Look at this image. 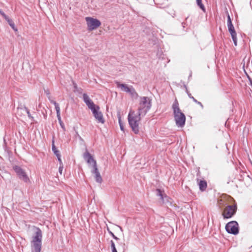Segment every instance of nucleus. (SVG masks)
<instances>
[{
    "mask_svg": "<svg viewBox=\"0 0 252 252\" xmlns=\"http://www.w3.org/2000/svg\"><path fill=\"white\" fill-rule=\"evenodd\" d=\"M187 94L189 97L193 101L194 99H196L193 96H192L191 94L189 92L188 89H187Z\"/></svg>",
    "mask_w": 252,
    "mask_h": 252,
    "instance_id": "obj_30",
    "label": "nucleus"
},
{
    "mask_svg": "<svg viewBox=\"0 0 252 252\" xmlns=\"http://www.w3.org/2000/svg\"><path fill=\"white\" fill-rule=\"evenodd\" d=\"M119 227L120 228V229H121V230H122V227H120V226Z\"/></svg>",
    "mask_w": 252,
    "mask_h": 252,
    "instance_id": "obj_42",
    "label": "nucleus"
},
{
    "mask_svg": "<svg viewBox=\"0 0 252 252\" xmlns=\"http://www.w3.org/2000/svg\"><path fill=\"white\" fill-rule=\"evenodd\" d=\"M118 118H119V123L120 129L122 131H124V126L123 123L122 122L121 117L119 116Z\"/></svg>",
    "mask_w": 252,
    "mask_h": 252,
    "instance_id": "obj_24",
    "label": "nucleus"
},
{
    "mask_svg": "<svg viewBox=\"0 0 252 252\" xmlns=\"http://www.w3.org/2000/svg\"><path fill=\"white\" fill-rule=\"evenodd\" d=\"M184 88H186V92H187V89H188L186 85H184Z\"/></svg>",
    "mask_w": 252,
    "mask_h": 252,
    "instance_id": "obj_39",
    "label": "nucleus"
},
{
    "mask_svg": "<svg viewBox=\"0 0 252 252\" xmlns=\"http://www.w3.org/2000/svg\"><path fill=\"white\" fill-rule=\"evenodd\" d=\"M73 85L74 88V92H78L79 94H81L82 93V89L80 88H78L77 85L76 83L74 82H73Z\"/></svg>",
    "mask_w": 252,
    "mask_h": 252,
    "instance_id": "obj_23",
    "label": "nucleus"
},
{
    "mask_svg": "<svg viewBox=\"0 0 252 252\" xmlns=\"http://www.w3.org/2000/svg\"><path fill=\"white\" fill-rule=\"evenodd\" d=\"M88 108L91 109L93 114H94L98 110H99V107L98 105H96L94 103H92L91 104L88 106Z\"/></svg>",
    "mask_w": 252,
    "mask_h": 252,
    "instance_id": "obj_16",
    "label": "nucleus"
},
{
    "mask_svg": "<svg viewBox=\"0 0 252 252\" xmlns=\"http://www.w3.org/2000/svg\"><path fill=\"white\" fill-rule=\"evenodd\" d=\"M6 20H8L9 17L2 11V13L0 14Z\"/></svg>",
    "mask_w": 252,
    "mask_h": 252,
    "instance_id": "obj_32",
    "label": "nucleus"
},
{
    "mask_svg": "<svg viewBox=\"0 0 252 252\" xmlns=\"http://www.w3.org/2000/svg\"><path fill=\"white\" fill-rule=\"evenodd\" d=\"M107 230H108V233L110 234V235L111 236H112V237L114 239H115L116 240H119V238H118L117 236H116L114 234L111 232L108 228L107 229Z\"/></svg>",
    "mask_w": 252,
    "mask_h": 252,
    "instance_id": "obj_27",
    "label": "nucleus"
},
{
    "mask_svg": "<svg viewBox=\"0 0 252 252\" xmlns=\"http://www.w3.org/2000/svg\"><path fill=\"white\" fill-rule=\"evenodd\" d=\"M35 235L32 237V243L34 248V252H40L42 246V234L41 229L35 227Z\"/></svg>",
    "mask_w": 252,
    "mask_h": 252,
    "instance_id": "obj_4",
    "label": "nucleus"
},
{
    "mask_svg": "<svg viewBox=\"0 0 252 252\" xmlns=\"http://www.w3.org/2000/svg\"><path fill=\"white\" fill-rule=\"evenodd\" d=\"M83 157L86 161L90 165L92 164V167H94V165H97L96 160L93 158L91 154L86 150V151L84 153Z\"/></svg>",
    "mask_w": 252,
    "mask_h": 252,
    "instance_id": "obj_9",
    "label": "nucleus"
},
{
    "mask_svg": "<svg viewBox=\"0 0 252 252\" xmlns=\"http://www.w3.org/2000/svg\"><path fill=\"white\" fill-rule=\"evenodd\" d=\"M45 92L47 95H49L50 94V93L48 91H45Z\"/></svg>",
    "mask_w": 252,
    "mask_h": 252,
    "instance_id": "obj_37",
    "label": "nucleus"
},
{
    "mask_svg": "<svg viewBox=\"0 0 252 252\" xmlns=\"http://www.w3.org/2000/svg\"><path fill=\"white\" fill-rule=\"evenodd\" d=\"M226 231L230 234L236 235L239 233V225L236 221H231L225 225Z\"/></svg>",
    "mask_w": 252,
    "mask_h": 252,
    "instance_id": "obj_7",
    "label": "nucleus"
},
{
    "mask_svg": "<svg viewBox=\"0 0 252 252\" xmlns=\"http://www.w3.org/2000/svg\"><path fill=\"white\" fill-rule=\"evenodd\" d=\"M24 109L25 110L27 114H28V117L29 118L31 119L32 120H33V117L31 116L30 112V110L28 109V108L26 107H24Z\"/></svg>",
    "mask_w": 252,
    "mask_h": 252,
    "instance_id": "obj_25",
    "label": "nucleus"
},
{
    "mask_svg": "<svg viewBox=\"0 0 252 252\" xmlns=\"http://www.w3.org/2000/svg\"><path fill=\"white\" fill-rule=\"evenodd\" d=\"M248 78L250 81V84L252 87V79L249 76H248Z\"/></svg>",
    "mask_w": 252,
    "mask_h": 252,
    "instance_id": "obj_36",
    "label": "nucleus"
},
{
    "mask_svg": "<svg viewBox=\"0 0 252 252\" xmlns=\"http://www.w3.org/2000/svg\"><path fill=\"white\" fill-rule=\"evenodd\" d=\"M199 189L203 191L206 190L207 186V182L205 180H200L198 183Z\"/></svg>",
    "mask_w": 252,
    "mask_h": 252,
    "instance_id": "obj_14",
    "label": "nucleus"
},
{
    "mask_svg": "<svg viewBox=\"0 0 252 252\" xmlns=\"http://www.w3.org/2000/svg\"><path fill=\"white\" fill-rule=\"evenodd\" d=\"M112 252H117V250H113V251H112Z\"/></svg>",
    "mask_w": 252,
    "mask_h": 252,
    "instance_id": "obj_40",
    "label": "nucleus"
},
{
    "mask_svg": "<svg viewBox=\"0 0 252 252\" xmlns=\"http://www.w3.org/2000/svg\"><path fill=\"white\" fill-rule=\"evenodd\" d=\"M227 25H229V24H232V21H231V20L230 18V16L229 14H227Z\"/></svg>",
    "mask_w": 252,
    "mask_h": 252,
    "instance_id": "obj_31",
    "label": "nucleus"
},
{
    "mask_svg": "<svg viewBox=\"0 0 252 252\" xmlns=\"http://www.w3.org/2000/svg\"><path fill=\"white\" fill-rule=\"evenodd\" d=\"M110 244L112 251L116 250L117 249L116 248L115 243L112 240L110 241Z\"/></svg>",
    "mask_w": 252,
    "mask_h": 252,
    "instance_id": "obj_29",
    "label": "nucleus"
},
{
    "mask_svg": "<svg viewBox=\"0 0 252 252\" xmlns=\"http://www.w3.org/2000/svg\"><path fill=\"white\" fill-rule=\"evenodd\" d=\"M157 195L160 196V199L162 200L163 199V197L162 191L160 189H157Z\"/></svg>",
    "mask_w": 252,
    "mask_h": 252,
    "instance_id": "obj_26",
    "label": "nucleus"
},
{
    "mask_svg": "<svg viewBox=\"0 0 252 252\" xmlns=\"http://www.w3.org/2000/svg\"><path fill=\"white\" fill-rule=\"evenodd\" d=\"M63 170V163H62V164H60V166L59 168V172L61 174H62Z\"/></svg>",
    "mask_w": 252,
    "mask_h": 252,
    "instance_id": "obj_33",
    "label": "nucleus"
},
{
    "mask_svg": "<svg viewBox=\"0 0 252 252\" xmlns=\"http://www.w3.org/2000/svg\"><path fill=\"white\" fill-rule=\"evenodd\" d=\"M85 20L87 23L88 30L90 31L96 29L101 25L100 21L97 19L91 17H86Z\"/></svg>",
    "mask_w": 252,
    "mask_h": 252,
    "instance_id": "obj_6",
    "label": "nucleus"
},
{
    "mask_svg": "<svg viewBox=\"0 0 252 252\" xmlns=\"http://www.w3.org/2000/svg\"><path fill=\"white\" fill-rule=\"evenodd\" d=\"M8 23V24L9 25V26L12 28V29L14 30L15 31H17V29L15 27V24L14 23V22H13V21L8 18V20H6Z\"/></svg>",
    "mask_w": 252,
    "mask_h": 252,
    "instance_id": "obj_22",
    "label": "nucleus"
},
{
    "mask_svg": "<svg viewBox=\"0 0 252 252\" xmlns=\"http://www.w3.org/2000/svg\"><path fill=\"white\" fill-rule=\"evenodd\" d=\"M2 12V11L0 9V14Z\"/></svg>",
    "mask_w": 252,
    "mask_h": 252,
    "instance_id": "obj_41",
    "label": "nucleus"
},
{
    "mask_svg": "<svg viewBox=\"0 0 252 252\" xmlns=\"http://www.w3.org/2000/svg\"><path fill=\"white\" fill-rule=\"evenodd\" d=\"M196 3L204 12H206V9L204 5L202 3V0H196Z\"/></svg>",
    "mask_w": 252,
    "mask_h": 252,
    "instance_id": "obj_20",
    "label": "nucleus"
},
{
    "mask_svg": "<svg viewBox=\"0 0 252 252\" xmlns=\"http://www.w3.org/2000/svg\"><path fill=\"white\" fill-rule=\"evenodd\" d=\"M83 99L84 102L86 103L87 106L91 104L92 103H94L93 101L90 99L89 96L88 95V94H83Z\"/></svg>",
    "mask_w": 252,
    "mask_h": 252,
    "instance_id": "obj_15",
    "label": "nucleus"
},
{
    "mask_svg": "<svg viewBox=\"0 0 252 252\" xmlns=\"http://www.w3.org/2000/svg\"><path fill=\"white\" fill-rule=\"evenodd\" d=\"M94 117L96 119V120L98 122L101 124H103L105 122L104 119L103 118L102 113L98 110L94 114H93Z\"/></svg>",
    "mask_w": 252,
    "mask_h": 252,
    "instance_id": "obj_12",
    "label": "nucleus"
},
{
    "mask_svg": "<svg viewBox=\"0 0 252 252\" xmlns=\"http://www.w3.org/2000/svg\"><path fill=\"white\" fill-rule=\"evenodd\" d=\"M172 108L173 110L174 117L176 125L178 127H183L185 125L186 116L181 112L177 99L173 102Z\"/></svg>",
    "mask_w": 252,
    "mask_h": 252,
    "instance_id": "obj_1",
    "label": "nucleus"
},
{
    "mask_svg": "<svg viewBox=\"0 0 252 252\" xmlns=\"http://www.w3.org/2000/svg\"><path fill=\"white\" fill-rule=\"evenodd\" d=\"M76 135L77 136V137H78V138L81 140H83L82 137L79 135V134L77 132H76Z\"/></svg>",
    "mask_w": 252,
    "mask_h": 252,
    "instance_id": "obj_35",
    "label": "nucleus"
},
{
    "mask_svg": "<svg viewBox=\"0 0 252 252\" xmlns=\"http://www.w3.org/2000/svg\"><path fill=\"white\" fill-rule=\"evenodd\" d=\"M233 41L234 42V44L235 46H237V35H234L231 36Z\"/></svg>",
    "mask_w": 252,
    "mask_h": 252,
    "instance_id": "obj_28",
    "label": "nucleus"
},
{
    "mask_svg": "<svg viewBox=\"0 0 252 252\" xmlns=\"http://www.w3.org/2000/svg\"><path fill=\"white\" fill-rule=\"evenodd\" d=\"M57 117L58 120L59 121V122L60 123V125L61 127L63 128V129L64 131H65V126H64V125L63 121H62L60 113L57 114Z\"/></svg>",
    "mask_w": 252,
    "mask_h": 252,
    "instance_id": "obj_19",
    "label": "nucleus"
},
{
    "mask_svg": "<svg viewBox=\"0 0 252 252\" xmlns=\"http://www.w3.org/2000/svg\"><path fill=\"white\" fill-rule=\"evenodd\" d=\"M226 204L225 203L224 205L225 208L223 210L222 215L224 219H230L236 213L237 209V204H235L232 205H226Z\"/></svg>",
    "mask_w": 252,
    "mask_h": 252,
    "instance_id": "obj_5",
    "label": "nucleus"
},
{
    "mask_svg": "<svg viewBox=\"0 0 252 252\" xmlns=\"http://www.w3.org/2000/svg\"><path fill=\"white\" fill-rule=\"evenodd\" d=\"M128 93L130 94L131 97L133 98H137L139 96L138 94L136 93L134 88L131 86V89L130 90V91L128 92Z\"/></svg>",
    "mask_w": 252,
    "mask_h": 252,
    "instance_id": "obj_17",
    "label": "nucleus"
},
{
    "mask_svg": "<svg viewBox=\"0 0 252 252\" xmlns=\"http://www.w3.org/2000/svg\"><path fill=\"white\" fill-rule=\"evenodd\" d=\"M116 84L118 88H121L122 91L128 93L131 89V86L128 87L126 84H121L120 82L118 81L116 82Z\"/></svg>",
    "mask_w": 252,
    "mask_h": 252,
    "instance_id": "obj_13",
    "label": "nucleus"
},
{
    "mask_svg": "<svg viewBox=\"0 0 252 252\" xmlns=\"http://www.w3.org/2000/svg\"><path fill=\"white\" fill-rule=\"evenodd\" d=\"M13 169L21 180H23L26 183L29 181V178L28 177L26 173L20 166L15 165L13 167Z\"/></svg>",
    "mask_w": 252,
    "mask_h": 252,
    "instance_id": "obj_8",
    "label": "nucleus"
},
{
    "mask_svg": "<svg viewBox=\"0 0 252 252\" xmlns=\"http://www.w3.org/2000/svg\"><path fill=\"white\" fill-rule=\"evenodd\" d=\"M91 173L94 175V178L95 181L99 184L102 182V178L97 167V165H94L91 170Z\"/></svg>",
    "mask_w": 252,
    "mask_h": 252,
    "instance_id": "obj_10",
    "label": "nucleus"
},
{
    "mask_svg": "<svg viewBox=\"0 0 252 252\" xmlns=\"http://www.w3.org/2000/svg\"><path fill=\"white\" fill-rule=\"evenodd\" d=\"M141 116L134 111H130L128 115L129 125L135 134H137L139 132V123L141 120Z\"/></svg>",
    "mask_w": 252,
    "mask_h": 252,
    "instance_id": "obj_2",
    "label": "nucleus"
},
{
    "mask_svg": "<svg viewBox=\"0 0 252 252\" xmlns=\"http://www.w3.org/2000/svg\"><path fill=\"white\" fill-rule=\"evenodd\" d=\"M52 150L54 154L56 156V157L58 158V160L60 162V164H62V161L61 159V155L60 154V151L57 150L56 147L55 146L54 144V141H52Z\"/></svg>",
    "mask_w": 252,
    "mask_h": 252,
    "instance_id": "obj_11",
    "label": "nucleus"
},
{
    "mask_svg": "<svg viewBox=\"0 0 252 252\" xmlns=\"http://www.w3.org/2000/svg\"><path fill=\"white\" fill-rule=\"evenodd\" d=\"M194 102L195 103H196V104L199 105L202 108H203V105L200 102L197 101L196 99H194Z\"/></svg>",
    "mask_w": 252,
    "mask_h": 252,
    "instance_id": "obj_34",
    "label": "nucleus"
},
{
    "mask_svg": "<svg viewBox=\"0 0 252 252\" xmlns=\"http://www.w3.org/2000/svg\"><path fill=\"white\" fill-rule=\"evenodd\" d=\"M50 102L54 105L57 114L60 113L59 104L54 100H50Z\"/></svg>",
    "mask_w": 252,
    "mask_h": 252,
    "instance_id": "obj_21",
    "label": "nucleus"
},
{
    "mask_svg": "<svg viewBox=\"0 0 252 252\" xmlns=\"http://www.w3.org/2000/svg\"><path fill=\"white\" fill-rule=\"evenodd\" d=\"M182 25L183 27L184 28L185 27L186 23H185V22H183V23H182Z\"/></svg>",
    "mask_w": 252,
    "mask_h": 252,
    "instance_id": "obj_38",
    "label": "nucleus"
},
{
    "mask_svg": "<svg viewBox=\"0 0 252 252\" xmlns=\"http://www.w3.org/2000/svg\"><path fill=\"white\" fill-rule=\"evenodd\" d=\"M228 31L230 32L231 36L237 35L236 32L235 30L233 24H229L227 25Z\"/></svg>",
    "mask_w": 252,
    "mask_h": 252,
    "instance_id": "obj_18",
    "label": "nucleus"
},
{
    "mask_svg": "<svg viewBox=\"0 0 252 252\" xmlns=\"http://www.w3.org/2000/svg\"><path fill=\"white\" fill-rule=\"evenodd\" d=\"M139 104V106L137 113L142 115V116H144L152 107V100L148 97L141 96Z\"/></svg>",
    "mask_w": 252,
    "mask_h": 252,
    "instance_id": "obj_3",
    "label": "nucleus"
}]
</instances>
